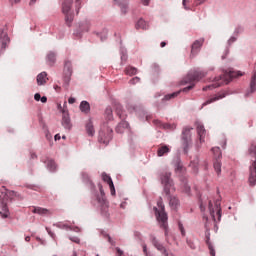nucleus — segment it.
Here are the masks:
<instances>
[{"mask_svg":"<svg viewBox=\"0 0 256 256\" xmlns=\"http://www.w3.org/2000/svg\"><path fill=\"white\" fill-rule=\"evenodd\" d=\"M236 77H243V73L239 71H226L224 74L218 78H214L215 83L212 85H208L203 88V91H208V89H217V87H221V85H229L233 79Z\"/></svg>","mask_w":256,"mask_h":256,"instance_id":"1","label":"nucleus"},{"mask_svg":"<svg viewBox=\"0 0 256 256\" xmlns=\"http://www.w3.org/2000/svg\"><path fill=\"white\" fill-rule=\"evenodd\" d=\"M158 208L155 207V215L157 221L160 223L162 229H167V212H165V205L163 204V199H159L157 202Z\"/></svg>","mask_w":256,"mask_h":256,"instance_id":"2","label":"nucleus"},{"mask_svg":"<svg viewBox=\"0 0 256 256\" xmlns=\"http://www.w3.org/2000/svg\"><path fill=\"white\" fill-rule=\"evenodd\" d=\"M207 74L203 71L195 70L194 72L189 73L186 78L184 79V83H190L192 85L186 87L183 89L184 92L191 91L193 87H195V81H201L203 77H205Z\"/></svg>","mask_w":256,"mask_h":256,"instance_id":"3","label":"nucleus"},{"mask_svg":"<svg viewBox=\"0 0 256 256\" xmlns=\"http://www.w3.org/2000/svg\"><path fill=\"white\" fill-rule=\"evenodd\" d=\"M115 111L116 115L122 120L116 127V132L117 133H123L127 127H129V123L125 121L127 119V114L123 111V107L121 104H116L115 105Z\"/></svg>","mask_w":256,"mask_h":256,"instance_id":"4","label":"nucleus"},{"mask_svg":"<svg viewBox=\"0 0 256 256\" xmlns=\"http://www.w3.org/2000/svg\"><path fill=\"white\" fill-rule=\"evenodd\" d=\"M160 180L164 187V193H166V195H171V193L175 191V187H173V179H171V172H163L160 175Z\"/></svg>","mask_w":256,"mask_h":256,"instance_id":"5","label":"nucleus"},{"mask_svg":"<svg viewBox=\"0 0 256 256\" xmlns=\"http://www.w3.org/2000/svg\"><path fill=\"white\" fill-rule=\"evenodd\" d=\"M191 131H193L192 127L186 126L182 131V148L184 153H188L191 145H193V140L191 139Z\"/></svg>","mask_w":256,"mask_h":256,"instance_id":"6","label":"nucleus"},{"mask_svg":"<svg viewBox=\"0 0 256 256\" xmlns=\"http://www.w3.org/2000/svg\"><path fill=\"white\" fill-rule=\"evenodd\" d=\"M71 5H73V0H63L62 2V12L65 15V22L68 26L73 23V13H71Z\"/></svg>","mask_w":256,"mask_h":256,"instance_id":"7","label":"nucleus"},{"mask_svg":"<svg viewBox=\"0 0 256 256\" xmlns=\"http://www.w3.org/2000/svg\"><path fill=\"white\" fill-rule=\"evenodd\" d=\"M209 211L212 219L214 221H221V201L216 200L215 205L213 206V202L209 201ZM215 215L217 219L215 218Z\"/></svg>","mask_w":256,"mask_h":256,"instance_id":"8","label":"nucleus"},{"mask_svg":"<svg viewBox=\"0 0 256 256\" xmlns=\"http://www.w3.org/2000/svg\"><path fill=\"white\" fill-rule=\"evenodd\" d=\"M198 141H196V148L201 149L203 143H205V137H207V130H205V126L203 124H198L196 127Z\"/></svg>","mask_w":256,"mask_h":256,"instance_id":"9","label":"nucleus"},{"mask_svg":"<svg viewBox=\"0 0 256 256\" xmlns=\"http://www.w3.org/2000/svg\"><path fill=\"white\" fill-rule=\"evenodd\" d=\"M113 139V129L107 128L106 132L101 130L99 132V138L98 141L100 143H103L104 145H109V141Z\"/></svg>","mask_w":256,"mask_h":256,"instance_id":"10","label":"nucleus"},{"mask_svg":"<svg viewBox=\"0 0 256 256\" xmlns=\"http://www.w3.org/2000/svg\"><path fill=\"white\" fill-rule=\"evenodd\" d=\"M64 83L69 85L71 81V75H73V67L71 61L66 60L64 63Z\"/></svg>","mask_w":256,"mask_h":256,"instance_id":"11","label":"nucleus"},{"mask_svg":"<svg viewBox=\"0 0 256 256\" xmlns=\"http://www.w3.org/2000/svg\"><path fill=\"white\" fill-rule=\"evenodd\" d=\"M151 241H152V245L157 249V251H160V253L164 256H169V252L167 251V248H165V246H163V244H161L159 240L155 238V236L151 237Z\"/></svg>","mask_w":256,"mask_h":256,"instance_id":"12","label":"nucleus"},{"mask_svg":"<svg viewBox=\"0 0 256 256\" xmlns=\"http://www.w3.org/2000/svg\"><path fill=\"white\" fill-rule=\"evenodd\" d=\"M205 42L204 39L196 40L191 47V54L190 57H195L199 51H201V47H203V43Z\"/></svg>","mask_w":256,"mask_h":256,"instance_id":"13","label":"nucleus"},{"mask_svg":"<svg viewBox=\"0 0 256 256\" xmlns=\"http://www.w3.org/2000/svg\"><path fill=\"white\" fill-rule=\"evenodd\" d=\"M9 36H7V32H5V30L0 29V43H1V47L3 49H7V47H9Z\"/></svg>","mask_w":256,"mask_h":256,"instance_id":"14","label":"nucleus"},{"mask_svg":"<svg viewBox=\"0 0 256 256\" xmlns=\"http://www.w3.org/2000/svg\"><path fill=\"white\" fill-rule=\"evenodd\" d=\"M168 153H171V147L169 145L160 144L158 146V150H157L158 157H165V155H168Z\"/></svg>","mask_w":256,"mask_h":256,"instance_id":"15","label":"nucleus"},{"mask_svg":"<svg viewBox=\"0 0 256 256\" xmlns=\"http://www.w3.org/2000/svg\"><path fill=\"white\" fill-rule=\"evenodd\" d=\"M224 97H227V92L222 91L216 94L214 97L208 99L206 102L203 103V106L210 105V103H215V101H219V99H224Z\"/></svg>","mask_w":256,"mask_h":256,"instance_id":"16","label":"nucleus"},{"mask_svg":"<svg viewBox=\"0 0 256 256\" xmlns=\"http://www.w3.org/2000/svg\"><path fill=\"white\" fill-rule=\"evenodd\" d=\"M249 183L250 185L256 184V160L250 166Z\"/></svg>","mask_w":256,"mask_h":256,"instance_id":"17","label":"nucleus"},{"mask_svg":"<svg viewBox=\"0 0 256 256\" xmlns=\"http://www.w3.org/2000/svg\"><path fill=\"white\" fill-rule=\"evenodd\" d=\"M102 179L105 183L109 185L111 195H115V185L113 184V180L111 179V176L103 173Z\"/></svg>","mask_w":256,"mask_h":256,"instance_id":"18","label":"nucleus"},{"mask_svg":"<svg viewBox=\"0 0 256 256\" xmlns=\"http://www.w3.org/2000/svg\"><path fill=\"white\" fill-rule=\"evenodd\" d=\"M62 125L65 129H71V118H69V112L63 111Z\"/></svg>","mask_w":256,"mask_h":256,"instance_id":"19","label":"nucleus"},{"mask_svg":"<svg viewBox=\"0 0 256 256\" xmlns=\"http://www.w3.org/2000/svg\"><path fill=\"white\" fill-rule=\"evenodd\" d=\"M37 85H45L47 81H49V78H47V72H41L37 75L36 78Z\"/></svg>","mask_w":256,"mask_h":256,"instance_id":"20","label":"nucleus"},{"mask_svg":"<svg viewBox=\"0 0 256 256\" xmlns=\"http://www.w3.org/2000/svg\"><path fill=\"white\" fill-rule=\"evenodd\" d=\"M32 213H36L37 215H51L50 210L42 207H33Z\"/></svg>","mask_w":256,"mask_h":256,"instance_id":"21","label":"nucleus"},{"mask_svg":"<svg viewBox=\"0 0 256 256\" xmlns=\"http://www.w3.org/2000/svg\"><path fill=\"white\" fill-rule=\"evenodd\" d=\"M86 133L88 137H93L95 135V127L93 126V122L89 120L86 124Z\"/></svg>","mask_w":256,"mask_h":256,"instance_id":"22","label":"nucleus"},{"mask_svg":"<svg viewBox=\"0 0 256 256\" xmlns=\"http://www.w3.org/2000/svg\"><path fill=\"white\" fill-rule=\"evenodd\" d=\"M55 61H57V54H55V52H49L47 54L48 65H50V67H53V65H55Z\"/></svg>","mask_w":256,"mask_h":256,"instance_id":"23","label":"nucleus"},{"mask_svg":"<svg viewBox=\"0 0 256 256\" xmlns=\"http://www.w3.org/2000/svg\"><path fill=\"white\" fill-rule=\"evenodd\" d=\"M116 3H118L122 13H127V5L129 3V0H114Z\"/></svg>","mask_w":256,"mask_h":256,"instance_id":"24","label":"nucleus"},{"mask_svg":"<svg viewBox=\"0 0 256 256\" xmlns=\"http://www.w3.org/2000/svg\"><path fill=\"white\" fill-rule=\"evenodd\" d=\"M1 204H2V211H4V213L3 212H1L0 211V216L2 217V219H7V217H9V209L7 208V203H5V201H1Z\"/></svg>","mask_w":256,"mask_h":256,"instance_id":"25","label":"nucleus"},{"mask_svg":"<svg viewBox=\"0 0 256 256\" xmlns=\"http://www.w3.org/2000/svg\"><path fill=\"white\" fill-rule=\"evenodd\" d=\"M80 110L82 113H89V111H91V105H89V102L87 101H82L80 104Z\"/></svg>","mask_w":256,"mask_h":256,"instance_id":"26","label":"nucleus"},{"mask_svg":"<svg viewBox=\"0 0 256 256\" xmlns=\"http://www.w3.org/2000/svg\"><path fill=\"white\" fill-rule=\"evenodd\" d=\"M174 167H175L176 173H183V169H184L183 163L181 162V160L179 158L175 160Z\"/></svg>","mask_w":256,"mask_h":256,"instance_id":"27","label":"nucleus"},{"mask_svg":"<svg viewBox=\"0 0 256 256\" xmlns=\"http://www.w3.org/2000/svg\"><path fill=\"white\" fill-rule=\"evenodd\" d=\"M169 205L171 209H177V207H179V199H177V197H170Z\"/></svg>","mask_w":256,"mask_h":256,"instance_id":"28","label":"nucleus"},{"mask_svg":"<svg viewBox=\"0 0 256 256\" xmlns=\"http://www.w3.org/2000/svg\"><path fill=\"white\" fill-rule=\"evenodd\" d=\"M136 29H149V24L145 20L139 19L136 24Z\"/></svg>","mask_w":256,"mask_h":256,"instance_id":"29","label":"nucleus"},{"mask_svg":"<svg viewBox=\"0 0 256 256\" xmlns=\"http://www.w3.org/2000/svg\"><path fill=\"white\" fill-rule=\"evenodd\" d=\"M212 153H213V155H214V159H215V161H217V159L218 160H220L221 159V148H219V147H214V148H212Z\"/></svg>","mask_w":256,"mask_h":256,"instance_id":"30","label":"nucleus"},{"mask_svg":"<svg viewBox=\"0 0 256 256\" xmlns=\"http://www.w3.org/2000/svg\"><path fill=\"white\" fill-rule=\"evenodd\" d=\"M105 117L107 121H113V109L111 107L106 108Z\"/></svg>","mask_w":256,"mask_h":256,"instance_id":"31","label":"nucleus"},{"mask_svg":"<svg viewBox=\"0 0 256 256\" xmlns=\"http://www.w3.org/2000/svg\"><path fill=\"white\" fill-rule=\"evenodd\" d=\"M181 93V91L173 92L172 94H167L164 96L163 101H171V99H175Z\"/></svg>","mask_w":256,"mask_h":256,"instance_id":"32","label":"nucleus"},{"mask_svg":"<svg viewBox=\"0 0 256 256\" xmlns=\"http://www.w3.org/2000/svg\"><path fill=\"white\" fill-rule=\"evenodd\" d=\"M214 169H215L217 175H219L221 173V160L216 159L214 161Z\"/></svg>","mask_w":256,"mask_h":256,"instance_id":"33","label":"nucleus"},{"mask_svg":"<svg viewBox=\"0 0 256 256\" xmlns=\"http://www.w3.org/2000/svg\"><path fill=\"white\" fill-rule=\"evenodd\" d=\"M209 236H207L206 245L208 246V249L210 251L211 256H215V248H213V244L209 241Z\"/></svg>","mask_w":256,"mask_h":256,"instance_id":"34","label":"nucleus"},{"mask_svg":"<svg viewBox=\"0 0 256 256\" xmlns=\"http://www.w3.org/2000/svg\"><path fill=\"white\" fill-rule=\"evenodd\" d=\"M126 75H137V68L135 67H127L125 69Z\"/></svg>","mask_w":256,"mask_h":256,"instance_id":"35","label":"nucleus"},{"mask_svg":"<svg viewBox=\"0 0 256 256\" xmlns=\"http://www.w3.org/2000/svg\"><path fill=\"white\" fill-rule=\"evenodd\" d=\"M47 167H48V169H50V171H55V169H57V165L55 164V161H53V160H48Z\"/></svg>","mask_w":256,"mask_h":256,"instance_id":"36","label":"nucleus"},{"mask_svg":"<svg viewBox=\"0 0 256 256\" xmlns=\"http://www.w3.org/2000/svg\"><path fill=\"white\" fill-rule=\"evenodd\" d=\"M2 189H4V191H6L5 192L6 197H11V198L17 197V192L11 191V190H7V189H5V187H2Z\"/></svg>","mask_w":256,"mask_h":256,"instance_id":"37","label":"nucleus"},{"mask_svg":"<svg viewBox=\"0 0 256 256\" xmlns=\"http://www.w3.org/2000/svg\"><path fill=\"white\" fill-rule=\"evenodd\" d=\"M69 239L73 243H77V245H79V243H81V239H79V237H77V236L70 237Z\"/></svg>","mask_w":256,"mask_h":256,"instance_id":"38","label":"nucleus"},{"mask_svg":"<svg viewBox=\"0 0 256 256\" xmlns=\"http://www.w3.org/2000/svg\"><path fill=\"white\" fill-rule=\"evenodd\" d=\"M79 9H81V0H76V14L79 15Z\"/></svg>","mask_w":256,"mask_h":256,"instance_id":"39","label":"nucleus"},{"mask_svg":"<svg viewBox=\"0 0 256 256\" xmlns=\"http://www.w3.org/2000/svg\"><path fill=\"white\" fill-rule=\"evenodd\" d=\"M141 79L139 77H134L130 80L131 85H135L136 83H139Z\"/></svg>","mask_w":256,"mask_h":256,"instance_id":"40","label":"nucleus"},{"mask_svg":"<svg viewBox=\"0 0 256 256\" xmlns=\"http://www.w3.org/2000/svg\"><path fill=\"white\" fill-rule=\"evenodd\" d=\"M143 253L145 256H149V252L147 251V244H143Z\"/></svg>","mask_w":256,"mask_h":256,"instance_id":"41","label":"nucleus"},{"mask_svg":"<svg viewBox=\"0 0 256 256\" xmlns=\"http://www.w3.org/2000/svg\"><path fill=\"white\" fill-rule=\"evenodd\" d=\"M97 201L98 203H101V204L105 203V196L97 197Z\"/></svg>","mask_w":256,"mask_h":256,"instance_id":"42","label":"nucleus"},{"mask_svg":"<svg viewBox=\"0 0 256 256\" xmlns=\"http://www.w3.org/2000/svg\"><path fill=\"white\" fill-rule=\"evenodd\" d=\"M34 99H35V101H41V94L36 93V94L34 95Z\"/></svg>","mask_w":256,"mask_h":256,"instance_id":"43","label":"nucleus"},{"mask_svg":"<svg viewBox=\"0 0 256 256\" xmlns=\"http://www.w3.org/2000/svg\"><path fill=\"white\" fill-rule=\"evenodd\" d=\"M46 231L48 232V235H50V237H52V239H55V234L53 232H51V230H49V228H46Z\"/></svg>","mask_w":256,"mask_h":256,"instance_id":"44","label":"nucleus"},{"mask_svg":"<svg viewBox=\"0 0 256 256\" xmlns=\"http://www.w3.org/2000/svg\"><path fill=\"white\" fill-rule=\"evenodd\" d=\"M116 251H117V253H118V256H125V255L123 254V251L121 250V248L117 247V248H116Z\"/></svg>","mask_w":256,"mask_h":256,"instance_id":"45","label":"nucleus"},{"mask_svg":"<svg viewBox=\"0 0 256 256\" xmlns=\"http://www.w3.org/2000/svg\"><path fill=\"white\" fill-rule=\"evenodd\" d=\"M235 41H237V38H236V37H231V38L228 40V43H229V45H231V43H235Z\"/></svg>","mask_w":256,"mask_h":256,"instance_id":"46","label":"nucleus"},{"mask_svg":"<svg viewBox=\"0 0 256 256\" xmlns=\"http://www.w3.org/2000/svg\"><path fill=\"white\" fill-rule=\"evenodd\" d=\"M99 189L102 197H105V192H103V186L99 184Z\"/></svg>","mask_w":256,"mask_h":256,"instance_id":"47","label":"nucleus"},{"mask_svg":"<svg viewBox=\"0 0 256 256\" xmlns=\"http://www.w3.org/2000/svg\"><path fill=\"white\" fill-rule=\"evenodd\" d=\"M179 229H180L182 235H185V229L183 228V224H179Z\"/></svg>","mask_w":256,"mask_h":256,"instance_id":"48","label":"nucleus"},{"mask_svg":"<svg viewBox=\"0 0 256 256\" xmlns=\"http://www.w3.org/2000/svg\"><path fill=\"white\" fill-rule=\"evenodd\" d=\"M107 239L111 245H115V241H113V239H111V236L107 235Z\"/></svg>","mask_w":256,"mask_h":256,"instance_id":"49","label":"nucleus"},{"mask_svg":"<svg viewBox=\"0 0 256 256\" xmlns=\"http://www.w3.org/2000/svg\"><path fill=\"white\" fill-rule=\"evenodd\" d=\"M68 103H69L70 105H73V103H75V98L70 97V98L68 99Z\"/></svg>","mask_w":256,"mask_h":256,"instance_id":"50","label":"nucleus"},{"mask_svg":"<svg viewBox=\"0 0 256 256\" xmlns=\"http://www.w3.org/2000/svg\"><path fill=\"white\" fill-rule=\"evenodd\" d=\"M153 123H154V125H157V127H161V121L154 120Z\"/></svg>","mask_w":256,"mask_h":256,"instance_id":"51","label":"nucleus"},{"mask_svg":"<svg viewBox=\"0 0 256 256\" xmlns=\"http://www.w3.org/2000/svg\"><path fill=\"white\" fill-rule=\"evenodd\" d=\"M187 3H189V0H183L182 4L185 9H187Z\"/></svg>","mask_w":256,"mask_h":256,"instance_id":"52","label":"nucleus"},{"mask_svg":"<svg viewBox=\"0 0 256 256\" xmlns=\"http://www.w3.org/2000/svg\"><path fill=\"white\" fill-rule=\"evenodd\" d=\"M54 139H55V141H59V140L61 139V135L56 134V135L54 136Z\"/></svg>","mask_w":256,"mask_h":256,"instance_id":"53","label":"nucleus"},{"mask_svg":"<svg viewBox=\"0 0 256 256\" xmlns=\"http://www.w3.org/2000/svg\"><path fill=\"white\" fill-rule=\"evenodd\" d=\"M142 1V4H144L145 6L149 5V1L151 0H141Z\"/></svg>","mask_w":256,"mask_h":256,"instance_id":"54","label":"nucleus"},{"mask_svg":"<svg viewBox=\"0 0 256 256\" xmlns=\"http://www.w3.org/2000/svg\"><path fill=\"white\" fill-rule=\"evenodd\" d=\"M41 103H45L47 101V98L45 96L40 98Z\"/></svg>","mask_w":256,"mask_h":256,"instance_id":"55","label":"nucleus"},{"mask_svg":"<svg viewBox=\"0 0 256 256\" xmlns=\"http://www.w3.org/2000/svg\"><path fill=\"white\" fill-rule=\"evenodd\" d=\"M205 1L207 0H197L198 3H196V5H202V3H205Z\"/></svg>","mask_w":256,"mask_h":256,"instance_id":"56","label":"nucleus"},{"mask_svg":"<svg viewBox=\"0 0 256 256\" xmlns=\"http://www.w3.org/2000/svg\"><path fill=\"white\" fill-rule=\"evenodd\" d=\"M166 45H167V42H161L160 43V46L163 48V47H166Z\"/></svg>","mask_w":256,"mask_h":256,"instance_id":"57","label":"nucleus"},{"mask_svg":"<svg viewBox=\"0 0 256 256\" xmlns=\"http://www.w3.org/2000/svg\"><path fill=\"white\" fill-rule=\"evenodd\" d=\"M58 109L62 111V114H63V111H65V109H63V107L61 106V104L58 105Z\"/></svg>","mask_w":256,"mask_h":256,"instance_id":"58","label":"nucleus"},{"mask_svg":"<svg viewBox=\"0 0 256 256\" xmlns=\"http://www.w3.org/2000/svg\"><path fill=\"white\" fill-rule=\"evenodd\" d=\"M25 241H27V243H29V241H31V237L30 236H26L25 237Z\"/></svg>","mask_w":256,"mask_h":256,"instance_id":"59","label":"nucleus"},{"mask_svg":"<svg viewBox=\"0 0 256 256\" xmlns=\"http://www.w3.org/2000/svg\"><path fill=\"white\" fill-rule=\"evenodd\" d=\"M54 89H55L56 91H59V89H61V87H59L58 85H55V86H54Z\"/></svg>","mask_w":256,"mask_h":256,"instance_id":"60","label":"nucleus"},{"mask_svg":"<svg viewBox=\"0 0 256 256\" xmlns=\"http://www.w3.org/2000/svg\"><path fill=\"white\" fill-rule=\"evenodd\" d=\"M12 3H19L21 0H10Z\"/></svg>","mask_w":256,"mask_h":256,"instance_id":"61","label":"nucleus"},{"mask_svg":"<svg viewBox=\"0 0 256 256\" xmlns=\"http://www.w3.org/2000/svg\"><path fill=\"white\" fill-rule=\"evenodd\" d=\"M36 1H37V0H31V1H30V5L35 4Z\"/></svg>","mask_w":256,"mask_h":256,"instance_id":"62","label":"nucleus"},{"mask_svg":"<svg viewBox=\"0 0 256 256\" xmlns=\"http://www.w3.org/2000/svg\"><path fill=\"white\" fill-rule=\"evenodd\" d=\"M32 159H37V155L32 154Z\"/></svg>","mask_w":256,"mask_h":256,"instance_id":"63","label":"nucleus"},{"mask_svg":"<svg viewBox=\"0 0 256 256\" xmlns=\"http://www.w3.org/2000/svg\"><path fill=\"white\" fill-rule=\"evenodd\" d=\"M72 256H77V253H76V252H74Z\"/></svg>","mask_w":256,"mask_h":256,"instance_id":"64","label":"nucleus"}]
</instances>
